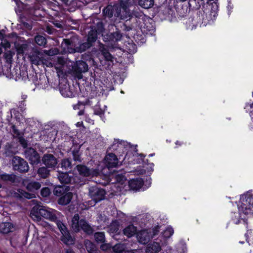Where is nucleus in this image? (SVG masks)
<instances>
[{
  "label": "nucleus",
  "mask_w": 253,
  "mask_h": 253,
  "mask_svg": "<svg viewBox=\"0 0 253 253\" xmlns=\"http://www.w3.org/2000/svg\"><path fill=\"white\" fill-rule=\"evenodd\" d=\"M88 66L85 61L82 60H78L72 67L73 76L79 80L83 78V73L87 72Z\"/></svg>",
  "instance_id": "0eeeda50"
},
{
  "label": "nucleus",
  "mask_w": 253,
  "mask_h": 253,
  "mask_svg": "<svg viewBox=\"0 0 253 253\" xmlns=\"http://www.w3.org/2000/svg\"><path fill=\"white\" fill-rule=\"evenodd\" d=\"M48 168H47L46 166L42 167L39 168L38 170V174L42 178H46L48 177L50 175V170L48 169Z\"/></svg>",
  "instance_id": "f704fd0d"
},
{
  "label": "nucleus",
  "mask_w": 253,
  "mask_h": 253,
  "mask_svg": "<svg viewBox=\"0 0 253 253\" xmlns=\"http://www.w3.org/2000/svg\"><path fill=\"white\" fill-rule=\"evenodd\" d=\"M85 246L89 253H96L97 249L95 245L90 241H87L85 243Z\"/></svg>",
  "instance_id": "58836bf2"
},
{
  "label": "nucleus",
  "mask_w": 253,
  "mask_h": 253,
  "mask_svg": "<svg viewBox=\"0 0 253 253\" xmlns=\"http://www.w3.org/2000/svg\"><path fill=\"white\" fill-rule=\"evenodd\" d=\"M0 178L2 181L4 182L14 183L15 182L16 177V175L13 174L4 173L0 174Z\"/></svg>",
  "instance_id": "bb28decb"
},
{
  "label": "nucleus",
  "mask_w": 253,
  "mask_h": 253,
  "mask_svg": "<svg viewBox=\"0 0 253 253\" xmlns=\"http://www.w3.org/2000/svg\"><path fill=\"white\" fill-rule=\"evenodd\" d=\"M58 200V203L60 205L65 206L70 203L73 198V194L68 191L65 194L60 196Z\"/></svg>",
  "instance_id": "412c9836"
},
{
  "label": "nucleus",
  "mask_w": 253,
  "mask_h": 253,
  "mask_svg": "<svg viewBox=\"0 0 253 253\" xmlns=\"http://www.w3.org/2000/svg\"><path fill=\"white\" fill-rule=\"evenodd\" d=\"M85 105H90L91 104L90 103V100L89 99H87L85 101L84 103H83L81 102H79L77 104L73 105V109L74 110H77V109H80V107H84Z\"/></svg>",
  "instance_id": "a18cd8bd"
},
{
  "label": "nucleus",
  "mask_w": 253,
  "mask_h": 253,
  "mask_svg": "<svg viewBox=\"0 0 253 253\" xmlns=\"http://www.w3.org/2000/svg\"><path fill=\"white\" fill-rule=\"evenodd\" d=\"M11 130L13 133V136L14 138H17L22 135H24V133L22 132H20L17 128L15 125H12Z\"/></svg>",
  "instance_id": "37998d69"
},
{
  "label": "nucleus",
  "mask_w": 253,
  "mask_h": 253,
  "mask_svg": "<svg viewBox=\"0 0 253 253\" xmlns=\"http://www.w3.org/2000/svg\"><path fill=\"white\" fill-rule=\"evenodd\" d=\"M65 253H75L73 250L70 248L66 250Z\"/></svg>",
  "instance_id": "4d7b16f0"
},
{
  "label": "nucleus",
  "mask_w": 253,
  "mask_h": 253,
  "mask_svg": "<svg viewBox=\"0 0 253 253\" xmlns=\"http://www.w3.org/2000/svg\"><path fill=\"white\" fill-rule=\"evenodd\" d=\"M95 242L97 244L104 243L105 242V236L103 232H96L94 234Z\"/></svg>",
  "instance_id": "473e14b6"
},
{
  "label": "nucleus",
  "mask_w": 253,
  "mask_h": 253,
  "mask_svg": "<svg viewBox=\"0 0 253 253\" xmlns=\"http://www.w3.org/2000/svg\"><path fill=\"white\" fill-rule=\"evenodd\" d=\"M25 48L24 45H21L20 47L17 49V52L18 53H23L24 52V48Z\"/></svg>",
  "instance_id": "6e6d98bb"
},
{
  "label": "nucleus",
  "mask_w": 253,
  "mask_h": 253,
  "mask_svg": "<svg viewBox=\"0 0 253 253\" xmlns=\"http://www.w3.org/2000/svg\"><path fill=\"white\" fill-rule=\"evenodd\" d=\"M72 227L75 232L83 231L86 234L90 235L94 230L85 219H80L79 214H75L72 219Z\"/></svg>",
  "instance_id": "f03ea898"
},
{
  "label": "nucleus",
  "mask_w": 253,
  "mask_h": 253,
  "mask_svg": "<svg viewBox=\"0 0 253 253\" xmlns=\"http://www.w3.org/2000/svg\"><path fill=\"white\" fill-rule=\"evenodd\" d=\"M175 144L176 145H177V146H181L183 143L182 142H181L180 141H178V140H177L175 142Z\"/></svg>",
  "instance_id": "13d9d810"
},
{
  "label": "nucleus",
  "mask_w": 253,
  "mask_h": 253,
  "mask_svg": "<svg viewBox=\"0 0 253 253\" xmlns=\"http://www.w3.org/2000/svg\"><path fill=\"white\" fill-rule=\"evenodd\" d=\"M130 0H119V3L117 4L120 8V12L121 13L122 9L125 12L127 11L129 6Z\"/></svg>",
  "instance_id": "e433bc0d"
},
{
  "label": "nucleus",
  "mask_w": 253,
  "mask_h": 253,
  "mask_svg": "<svg viewBox=\"0 0 253 253\" xmlns=\"http://www.w3.org/2000/svg\"><path fill=\"white\" fill-rule=\"evenodd\" d=\"M133 38L137 43H143L145 42V39L142 35H134Z\"/></svg>",
  "instance_id": "c03bdc74"
},
{
  "label": "nucleus",
  "mask_w": 253,
  "mask_h": 253,
  "mask_svg": "<svg viewBox=\"0 0 253 253\" xmlns=\"http://www.w3.org/2000/svg\"><path fill=\"white\" fill-rule=\"evenodd\" d=\"M42 163L48 168L54 169L58 164L57 159L54 156L51 154H47L43 155Z\"/></svg>",
  "instance_id": "dca6fc26"
},
{
  "label": "nucleus",
  "mask_w": 253,
  "mask_h": 253,
  "mask_svg": "<svg viewBox=\"0 0 253 253\" xmlns=\"http://www.w3.org/2000/svg\"><path fill=\"white\" fill-rule=\"evenodd\" d=\"M79 174L83 177H89L93 175V171L84 165L80 164L76 167Z\"/></svg>",
  "instance_id": "6ab92c4d"
},
{
  "label": "nucleus",
  "mask_w": 253,
  "mask_h": 253,
  "mask_svg": "<svg viewBox=\"0 0 253 253\" xmlns=\"http://www.w3.org/2000/svg\"><path fill=\"white\" fill-rule=\"evenodd\" d=\"M55 212H57L56 210L50 209H45L42 208L39 210L38 213L40 216L57 223L60 220L58 219Z\"/></svg>",
  "instance_id": "9b49d317"
},
{
  "label": "nucleus",
  "mask_w": 253,
  "mask_h": 253,
  "mask_svg": "<svg viewBox=\"0 0 253 253\" xmlns=\"http://www.w3.org/2000/svg\"><path fill=\"white\" fill-rule=\"evenodd\" d=\"M138 4L145 9H149L154 4V0H139Z\"/></svg>",
  "instance_id": "7c9ffc66"
},
{
  "label": "nucleus",
  "mask_w": 253,
  "mask_h": 253,
  "mask_svg": "<svg viewBox=\"0 0 253 253\" xmlns=\"http://www.w3.org/2000/svg\"><path fill=\"white\" fill-rule=\"evenodd\" d=\"M112 148L116 151V153L118 154L117 151L118 150H122V153H124V152L126 151L125 147L123 146V144L122 142H118L117 143H114L112 145Z\"/></svg>",
  "instance_id": "79ce46f5"
},
{
  "label": "nucleus",
  "mask_w": 253,
  "mask_h": 253,
  "mask_svg": "<svg viewBox=\"0 0 253 253\" xmlns=\"http://www.w3.org/2000/svg\"><path fill=\"white\" fill-rule=\"evenodd\" d=\"M115 182L114 183L117 184H120L122 186L125 184L127 181V179L125 174L123 173H119L115 175Z\"/></svg>",
  "instance_id": "2f4dec72"
},
{
  "label": "nucleus",
  "mask_w": 253,
  "mask_h": 253,
  "mask_svg": "<svg viewBox=\"0 0 253 253\" xmlns=\"http://www.w3.org/2000/svg\"><path fill=\"white\" fill-rule=\"evenodd\" d=\"M13 224L10 222H2L0 224V233L7 234L12 232Z\"/></svg>",
  "instance_id": "a878e982"
},
{
  "label": "nucleus",
  "mask_w": 253,
  "mask_h": 253,
  "mask_svg": "<svg viewBox=\"0 0 253 253\" xmlns=\"http://www.w3.org/2000/svg\"><path fill=\"white\" fill-rule=\"evenodd\" d=\"M58 178L61 183L63 184H67L74 182V178L72 176H70L67 171L61 172L58 171Z\"/></svg>",
  "instance_id": "a211bd4d"
},
{
  "label": "nucleus",
  "mask_w": 253,
  "mask_h": 253,
  "mask_svg": "<svg viewBox=\"0 0 253 253\" xmlns=\"http://www.w3.org/2000/svg\"><path fill=\"white\" fill-rule=\"evenodd\" d=\"M125 253H137L136 251L133 250H126Z\"/></svg>",
  "instance_id": "052dcab7"
},
{
  "label": "nucleus",
  "mask_w": 253,
  "mask_h": 253,
  "mask_svg": "<svg viewBox=\"0 0 253 253\" xmlns=\"http://www.w3.org/2000/svg\"><path fill=\"white\" fill-rule=\"evenodd\" d=\"M31 13L34 16L36 17L41 18L43 17L42 14L41 13V11L40 10V9H34V10H31Z\"/></svg>",
  "instance_id": "3c124183"
},
{
  "label": "nucleus",
  "mask_w": 253,
  "mask_h": 253,
  "mask_svg": "<svg viewBox=\"0 0 253 253\" xmlns=\"http://www.w3.org/2000/svg\"><path fill=\"white\" fill-rule=\"evenodd\" d=\"M137 233V228L133 224H129L123 230L124 234L128 238L131 237Z\"/></svg>",
  "instance_id": "b1692460"
},
{
  "label": "nucleus",
  "mask_w": 253,
  "mask_h": 253,
  "mask_svg": "<svg viewBox=\"0 0 253 253\" xmlns=\"http://www.w3.org/2000/svg\"><path fill=\"white\" fill-rule=\"evenodd\" d=\"M105 25L103 21L97 19L96 22L90 26L86 35V41L81 43V46L85 51L92 47L98 39V36L102 35L105 31Z\"/></svg>",
  "instance_id": "f257e3e1"
},
{
  "label": "nucleus",
  "mask_w": 253,
  "mask_h": 253,
  "mask_svg": "<svg viewBox=\"0 0 253 253\" xmlns=\"http://www.w3.org/2000/svg\"><path fill=\"white\" fill-rule=\"evenodd\" d=\"M72 155L73 157V159L75 161H79L81 162L82 161L81 159V156L79 154V150H74L72 152Z\"/></svg>",
  "instance_id": "49530a36"
},
{
  "label": "nucleus",
  "mask_w": 253,
  "mask_h": 253,
  "mask_svg": "<svg viewBox=\"0 0 253 253\" xmlns=\"http://www.w3.org/2000/svg\"><path fill=\"white\" fill-rule=\"evenodd\" d=\"M89 194L95 203L104 199L106 194L105 190L98 187H92L89 190Z\"/></svg>",
  "instance_id": "f8f14e48"
},
{
  "label": "nucleus",
  "mask_w": 253,
  "mask_h": 253,
  "mask_svg": "<svg viewBox=\"0 0 253 253\" xmlns=\"http://www.w3.org/2000/svg\"><path fill=\"white\" fill-rule=\"evenodd\" d=\"M101 54L106 61L113 62L114 56L110 53L108 49L106 48H102L101 50Z\"/></svg>",
  "instance_id": "c756f323"
},
{
  "label": "nucleus",
  "mask_w": 253,
  "mask_h": 253,
  "mask_svg": "<svg viewBox=\"0 0 253 253\" xmlns=\"http://www.w3.org/2000/svg\"><path fill=\"white\" fill-rule=\"evenodd\" d=\"M41 187V184L37 181H32L28 183L26 186L27 190L29 192H35Z\"/></svg>",
  "instance_id": "cd10ccee"
},
{
  "label": "nucleus",
  "mask_w": 253,
  "mask_h": 253,
  "mask_svg": "<svg viewBox=\"0 0 253 253\" xmlns=\"http://www.w3.org/2000/svg\"><path fill=\"white\" fill-rule=\"evenodd\" d=\"M72 88H74V86L66 85L64 88L60 87V92L64 97H73L76 95V92L72 91Z\"/></svg>",
  "instance_id": "4be33fe9"
},
{
  "label": "nucleus",
  "mask_w": 253,
  "mask_h": 253,
  "mask_svg": "<svg viewBox=\"0 0 253 253\" xmlns=\"http://www.w3.org/2000/svg\"><path fill=\"white\" fill-rule=\"evenodd\" d=\"M126 250L124 245L120 243L117 244L112 247V251L114 253H125Z\"/></svg>",
  "instance_id": "4c0bfd02"
},
{
  "label": "nucleus",
  "mask_w": 253,
  "mask_h": 253,
  "mask_svg": "<svg viewBox=\"0 0 253 253\" xmlns=\"http://www.w3.org/2000/svg\"><path fill=\"white\" fill-rule=\"evenodd\" d=\"M3 38V34L0 31V39Z\"/></svg>",
  "instance_id": "e2e57ef3"
},
{
  "label": "nucleus",
  "mask_w": 253,
  "mask_h": 253,
  "mask_svg": "<svg viewBox=\"0 0 253 253\" xmlns=\"http://www.w3.org/2000/svg\"><path fill=\"white\" fill-rule=\"evenodd\" d=\"M109 184V181H107L106 182H104L103 184H102L103 185L106 186V185Z\"/></svg>",
  "instance_id": "0e129e2a"
},
{
  "label": "nucleus",
  "mask_w": 253,
  "mask_h": 253,
  "mask_svg": "<svg viewBox=\"0 0 253 253\" xmlns=\"http://www.w3.org/2000/svg\"><path fill=\"white\" fill-rule=\"evenodd\" d=\"M84 109H81L78 113V114L79 116H82L84 115Z\"/></svg>",
  "instance_id": "bf43d9fd"
},
{
  "label": "nucleus",
  "mask_w": 253,
  "mask_h": 253,
  "mask_svg": "<svg viewBox=\"0 0 253 253\" xmlns=\"http://www.w3.org/2000/svg\"><path fill=\"white\" fill-rule=\"evenodd\" d=\"M161 250V247L160 244L158 242H154L153 243L148 245L146 249V252L147 253H157L160 251Z\"/></svg>",
  "instance_id": "393cba45"
},
{
  "label": "nucleus",
  "mask_w": 253,
  "mask_h": 253,
  "mask_svg": "<svg viewBox=\"0 0 253 253\" xmlns=\"http://www.w3.org/2000/svg\"><path fill=\"white\" fill-rule=\"evenodd\" d=\"M127 21H126L125 23H122V26H121V27L123 29V30L127 32L130 30H131L132 28V26H127Z\"/></svg>",
  "instance_id": "603ef678"
},
{
  "label": "nucleus",
  "mask_w": 253,
  "mask_h": 253,
  "mask_svg": "<svg viewBox=\"0 0 253 253\" xmlns=\"http://www.w3.org/2000/svg\"><path fill=\"white\" fill-rule=\"evenodd\" d=\"M61 167L62 169L68 170L72 168V161L70 158L63 159L61 162Z\"/></svg>",
  "instance_id": "c9c22d12"
},
{
  "label": "nucleus",
  "mask_w": 253,
  "mask_h": 253,
  "mask_svg": "<svg viewBox=\"0 0 253 253\" xmlns=\"http://www.w3.org/2000/svg\"><path fill=\"white\" fill-rule=\"evenodd\" d=\"M29 57L33 64L38 65L43 62L42 54L37 49H33Z\"/></svg>",
  "instance_id": "f3484780"
},
{
  "label": "nucleus",
  "mask_w": 253,
  "mask_h": 253,
  "mask_svg": "<svg viewBox=\"0 0 253 253\" xmlns=\"http://www.w3.org/2000/svg\"><path fill=\"white\" fill-rule=\"evenodd\" d=\"M151 166H154V164H153V163H152V164H151Z\"/></svg>",
  "instance_id": "774afa93"
},
{
  "label": "nucleus",
  "mask_w": 253,
  "mask_h": 253,
  "mask_svg": "<svg viewBox=\"0 0 253 253\" xmlns=\"http://www.w3.org/2000/svg\"><path fill=\"white\" fill-rule=\"evenodd\" d=\"M140 156L143 158H144L145 157V156L142 154H140Z\"/></svg>",
  "instance_id": "338daca9"
},
{
  "label": "nucleus",
  "mask_w": 253,
  "mask_h": 253,
  "mask_svg": "<svg viewBox=\"0 0 253 253\" xmlns=\"http://www.w3.org/2000/svg\"><path fill=\"white\" fill-rule=\"evenodd\" d=\"M160 226L159 225L155 226L152 229V233L153 236H156L158 234L159 232Z\"/></svg>",
  "instance_id": "864d4df0"
},
{
  "label": "nucleus",
  "mask_w": 253,
  "mask_h": 253,
  "mask_svg": "<svg viewBox=\"0 0 253 253\" xmlns=\"http://www.w3.org/2000/svg\"><path fill=\"white\" fill-rule=\"evenodd\" d=\"M13 169L17 173H23L28 171L29 167L28 163L24 159L14 156L12 159Z\"/></svg>",
  "instance_id": "423d86ee"
},
{
  "label": "nucleus",
  "mask_w": 253,
  "mask_h": 253,
  "mask_svg": "<svg viewBox=\"0 0 253 253\" xmlns=\"http://www.w3.org/2000/svg\"><path fill=\"white\" fill-rule=\"evenodd\" d=\"M241 205L240 207L244 212L248 213L251 208H253V195L243 196L241 198Z\"/></svg>",
  "instance_id": "4468645a"
},
{
  "label": "nucleus",
  "mask_w": 253,
  "mask_h": 253,
  "mask_svg": "<svg viewBox=\"0 0 253 253\" xmlns=\"http://www.w3.org/2000/svg\"><path fill=\"white\" fill-rule=\"evenodd\" d=\"M50 193V190L48 187H43L41 190V195L43 197H47L49 196Z\"/></svg>",
  "instance_id": "de8ad7c7"
},
{
  "label": "nucleus",
  "mask_w": 253,
  "mask_h": 253,
  "mask_svg": "<svg viewBox=\"0 0 253 253\" xmlns=\"http://www.w3.org/2000/svg\"><path fill=\"white\" fill-rule=\"evenodd\" d=\"M74 38L70 39H64L61 43L64 48H67L69 53H82L85 51L81 46V43L77 45Z\"/></svg>",
  "instance_id": "39448f33"
},
{
  "label": "nucleus",
  "mask_w": 253,
  "mask_h": 253,
  "mask_svg": "<svg viewBox=\"0 0 253 253\" xmlns=\"http://www.w3.org/2000/svg\"><path fill=\"white\" fill-rule=\"evenodd\" d=\"M23 26L28 30H31L32 28V26L31 24H29L27 22H24L22 23Z\"/></svg>",
  "instance_id": "5fc2aeb1"
},
{
  "label": "nucleus",
  "mask_w": 253,
  "mask_h": 253,
  "mask_svg": "<svg viewBox=\"0 0 253 253\" xmlns=\"http://www.w3.org/2000/svg\"><path fill=\"white\" fill-rule=\"evenodd\" d=\"M35 43L41 46L45 47L47 43L46 38L42 35H37L34 38Z\"/></svg>",
  "instance_id": "72a5a7b5"
},
{
  "label": "nucleus",
  "mask_w": 253,
  "mask_h": 253,
  "mask_svg": "<svg viewBox=\"0 0 253 253\" xmlns=\"http://www.w3.org/2000/svg\"><path fill=\"white\" fill-rule=\"evenodd\" d=\"M100 249L102 251H106L112 250V246L110 244H107L104 242V243H101L100 247Z\"/></svg>",
  "instance_id": "8fccbe9b"
},
{
  "label": "nucleus",
  "mask_w": 253,
  "mask_h": 253,
  "mask_svg": "<svg viewBox=\"0 0 253 253\" xmlns=\"http://www.w3.org/2000/svg\"><path fill=\"white\" fill-rule=\"evenodd\" d=\"M211 10L209 8L199 9L194 17L193 20L196 23L197 25L206 26L210 24L212 20Z\"/></svg>",
  "instance_id": "7ed1b4c3"
},
{
  "label": "nucleus",
  "mask_w": 253,
  "mask_h": 253,
  "mask_svg": "<svg viewBox=\"0 0 253 253\" xmlns=\"http://www.w3.org/2000/svg\"><path fill=\"white\" fill-rule=\"evenodd\" d=\"M57 226L62 234L61 241L66 245H69L74 244L75 240L71 236L66 225L61 221H58L57 222Z\"/></svg>",
  "instance_id": "6e6552de"
},
{
  "label": "nucleus",
  "mask_w": 253,
  "mask_h": 253,
  "mask_svg": "<svg viewBox=\"0 0 253 253\" xmlns=\"http://www.w3.org/2000/svg\"><path fill=\"white\" fill-rule=\"evenodd\" d=\"M18 139V142L21 145V146L25 148V149L28 148V143L27 140L24 138L23 135H22L20 136L19 137L17 138Z\"/></svg>",
  "instance_id": "09e8293b"
},
{
  "label": "nucleus",
  "mask_w": 253,
  "mask_h": 253,
  "mask_svg": "<svg viewBox=\"0 0 253 253\" xmlns=\"http://www.w3.org/2000/svg\"><path fill=\"white\" fill-rule=\"evenodd\" d=\"M128 183L129 188L133 190H139L144 184L143 179L140 178L132 179L129 180Z\"/></svg>",
  "instance_id": "aec40b11"
},
{
  "label": "nucleus",
  "mask_w": 253,
  "mask_h": 253,
  "mask_svg": "<svg viewBox=\"0 0 253 253\" xmlns=\"http://www.w3.org/2000/svg\"><path fill=\"white\" fill-rule=\"evenodd\" d=\"M102 13L104 16L107 17L109 18H112L114 15L115 17L121 19H124L120 12V8L117 4H114L113 5L108 4L104 8Z\"/></svg>",
  "instance_id": "1a4fd4ad"
},
{
  "label": "nucleus",
  "mask_w": 253,
  "mask_h": 253,
  "mask_svg": "<svg viewBox=\"0 0 253 253\" xmlns=\"http://www.w3.org/2000/svg\"><path fill=\"white\" fill-rule=\"evenodd\" d=\"M109 32L103 36V41L105 42L116 43L122 40V34L117 26L115 24L109 26Z\"/></svg>",
  "instance_id": "20e7f679"
},
{
  "label": "nucleus",
  "mask_w": 253,
  "mask_h": 253,
  "mask_svg": "<svg viewBox=\"0 0 253 253\" xmlns=\"http://www.w3.org/2000/svg\"><path fill=\"white\" fill-rule=\"evenodd\" d=\"M69 187L66 185H56L53 189L54 195L60 197L69 191Z\"/></svg>",
  "instance_id": "5701e85b"
},
{
  "label": "nucleus",
  "mask_w": 253,
  "mask_h": 253,
  "mask_svg": "<svg viewBox=\"0 0 253 253\" xmlns=\"http://www.w3.org/2000/svg\"><path fill=\"white\" fill-rule=\"evenodd\" d=\"M153 238L151 232L148 230H141L137 233V238L138 242L142 244H146Z\"/></svg>",
  "instance_id": "2eb2a0df"
},
{
  "label": "nucleus",
  "mask_w": 253,
  "mask_h": 253,
  "mask_svg": "<svg viewBox=\"0 0 253 253\" xmlns=\"http://www.w3.org/2000/svg\"><path fill=\"white\" fill-rule=\"evenodd\" d=\"M24 155L32 165H37L41 161L40 155L32 147L27 148L24 151Z\"/></svg>",
  "instance_id": "9d476101"
},
{
  "label": "nucleus",
  "mask_w": 253,
  "mask_h": 253,
  "mask_svg": "<svg viewBox=\"0 0 253 253\" xmlns=\"http://www.w3.org/2000/svg\"><path fill=\"white\" fill-rule=\"evenodd\" d=\"M120 223L117 220H113L108 226V229L111 233L117 234L119 232Z\"/></svg>",
  "instance_id": "c85d7f7f"
},
{
  "label": "nucleus",
  "mask_w": 253,
  "mask_h": 253,
  "mask_svg": "<svg viewBox=\"0 0 253 253\" xmlns=\"http://www.w3.org/2000/svg\"><path fill=\"white\" fill-rule=\"evenodd\" d=\"M19 194H18L19 198H25L28 199H31L35 197V195L33 193H30L24 190L19 189L18 190Z\"/></svg>",
  "instance_id": "ea45409f"
},
{
  "label": "nucleus",
  "mask_w": 253,
  "mask_h": 253,
  "mask_svg": "<svg viewBox=\"0 0 253 253\" xmlns=\"http://www.w3.org/2000/svg\"><path fill=\"white\" fill-rule=\"evenodd\" d=\"M104 163L109 169L116 168L118 166L119 160L115 154L109 153L106 154L104 158Z\"/></svg>",
  "instance_id": "ddd939ff"
},
{
  "label": "nucleus",
  "mask_w": 253,
  "mask_h": 253,
  "mask_svg": "<svg viewBox=\"0 0 253 253\" xmlns=\"http://www.w3.org/2000/svg\"><path fill=\"white\" fill-rule=\"evenodd\" d=\"M102 114V111H97L95 112V114L96 115H101Z\"/></svg>",
  "instance_id": "680f3d73"
},
{
  "label": "nucleus",
  "mask_w": 253,
  "mask_h": 253,
  "mask_svg": "<svg viewBox=\"0 0 253 253\" xmlns=\"http://www.w3.org/2000/svg\"><path fill=\"white\" fill-rule=\"evenodd\" d=\"M174 233L173 229L171 227H168L162 233L165 239L169 238Z\"/></svg>",
  "instance_id": "a19ab883"
},
{
  "label": "nucleus",
  "mask_w": 253,
  "mask_h": 253,
  "mask_svg": "<svg viewBox=\"0 0 253 253\" xmlns=\"http://www.w3.org/2000/svg\"><path fill=\"white\" fill-rule=\"evenodd\" d=\"M154 155H155V153H152V154H149L148 156H149V157H152Z\"/></svg>",
  "instance_id": "69168bd1"
}]
</instances>
